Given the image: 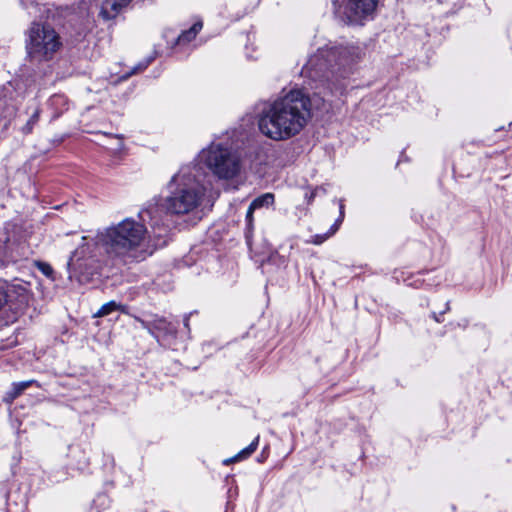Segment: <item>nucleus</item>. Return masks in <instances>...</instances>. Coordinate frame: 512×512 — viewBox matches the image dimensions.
Here are the masks:
<instances>
[{
    "instance_id": "f8f14e48",
    "label": "nucleus",
    "mask_w": 512,
    "mask_h": 512,
    "mask_svg": "<svg viewBox=\"0 0 512 512\" xmlns=\"http://www.w3.org/2000/svg\"><path fill=\"white\" fill-rule=\"evenodd\" d=\"M202 28V23H194L188 30L183 31L177 38V45H184L195 39L196 35Z\"/></svg>"
},
{
    "instance_id": "a878e982",
    "label": "nucleus",
    "mask_w": 512,
    "mask_h": 512,
    "mask_svg": "<svg viewBox=\"0 0 512 512\" xmlns=\"http://www.w3.org/2000/svg\"><path fill=\"white\" fill-rule=\"evenodd\" d=\"M343 218H344V205L341 203L340 204V215H339V218L335 222H337L340 225L341 222L343 221Z\"/></svg>"
},
{
    "instance_id": "393cba45",
    "label": "nucleus",
    "mask_w": 512,
    "mask_h": 512,
    "mask_svg": "<svg viewBox=\"0 0 512 512\" xmlns=\"http://www.w3.org/2000/svg\"><path fill=\"white\" fill-rule=\"evenodd\" d=\"M20 3L24 8L28 9L36 3V0H20Z\"/></svg>"
},
{
    "instance_id": "a211bd4d",
    "label": "nucleus",
    "mask_w": 512,
    "mask_h": 512,
    "mask_svg": "<svg viewBox=\"0 0 512 512\" xmlns=\"http://www.w3.org/2000/svg\"><path fill=\"white\" fill-rule=\"evenodd\" d=\"M135 320L140 323L141 327L146 329L150 334L152 332V316L149 319H142L135 317Z\"/></svg>"
},
{
    "instance_id": "1a4fd4ad",
    "label": "nucleus",
    "mask_w": 512,
    "mask_h": 512,
    "mask_svg": "<svg viewBox=\"0 0 512 512\" xmlns=\"http://www.w3.org/2000/svg\"><path fill=\"white\" fill-rule=\"evenodd\" d=\"M152 323L151 335L155 338H158L159 335H175L177 332L176 326L167 321L164 317L153 315Z\"/></svg>"
},
{
    "instance_id": "4468645a",
    "label": "nucleus",
    "mask_w": 512,
    "mask_h": 512,
    "mask_svg": "<svg viewBox=\"0 0 512 512\" xmlns=\"http://www.w3.org/2000/svg\"><path fill=\"white\" fill-rule=\"evenodd\" d=\"M339 229V224L335 222L329 232L325 234H316L311 237V239L307 240V243H311L314 245H320L325 242L330 236H332Z\"/></svg>"
},
{
    "instance_id": "ddd939ff",
    "label": "nucleus",
    "mask_w": 512,
    "mask_h": 512,
    "mask_svg": "<svg viewBox=\"0 0 512 512\" xmlns=\"http://www.w3.org/2000/svg\"><path fill=\"white\" fill-rule=\"evenodd\" d=\"M274 203V194L264 193L251 202L252 209L268 208Z\"/></svg>"
},
{
    "instance_id": "0eeeda50",
    "label": "nucleus",
    "mask_w": 512,
    "mask_h": 512,
    "mask_svg": "<svg viewBox=\"0 0 512 512\" xmlns=\"http://www.w3.org/2000/svg\"><path fill=\"white\" fill-rule=\"evenodd\" d=\"M377 3L378 0H347L343 8L347 23L362 25L372 19Z\"/></svg>"
},
{
    "instance_id": "c85d7f7f",
    "label": "nucleus",
    "mask_w": 512,
    "mask_h": 512,
    "mask_svg": "<svg viewBox=\"0 0 512 512\" xmlns=\"http://www.w3.org/2000/svg\"><path fill=\"white\" fill-rule=\"evenodd\" d=\"M315 107H316V108H320V103H316V104H315Z\"/></svg>"
},
{
    "instance_id": "412c9836",
    "label": "nucleus",
    "mask_w": 512,
    "mask_h": 512,
    "mask_svg": "<svg viewBox=\"0 0 512 512\" xmlns=\"http://www.w3.org/2000/svg\"><path fill=\"white\" fill-rule=\"evenodd\" d=\"M40 271L46 275L47 277H51L53 274V268L47 263H39L38 265Z\"/></svg>"
},
{
    "instance_id": "bb28decb",
    "label": "nucleus",
    "mask_w": 512,
    "mask_h": 512,
    "mask_svg": "<svg viewBox=\"0 0 512 512\" xmlns=\"http://www.w3.org/2000/svg\"><path fill=\"white\" fill-rule=\"evenodd\" d=\"M184 326H185L187 329H189V316H188V315H186V316L184 317Z\"/></svg>"
},
{
    "instance_id": "6ab92c4d",
    "label": "nucleus",
    "mask_w": 512,
    "mask_h": 512,
    "mask_svg": "<svg viewBox=\"0 0 512 512\" xmlns=\"http://www.w3.org/2000/svg\"><path fill=\"white\" fill-rule=\"evenodd\" d=\"M254 211H255V209H252V206L249 205L247 213H246V223H247V230H248V232H250L252 227H253V213H254Z\"/></svg>"
},
{
    "instance_id": "39448f33",
    "label": "nucleus",
    "mask_w": 512,
    "mask_h": 512,
    "mask_svg": "<svg viewBox=\"0 0 512 512\" xmlns=\"http://www.w3.org/2000/svg\"><path fill=\"white\" fill-rule=\"evenodd\" d=\"M61 47L59 34L47 23L34 22L26 32V50L34 60H50Z\"/></svg>"
},
{
    "instance_id": "20e7f679",
    "label": "nucleus",
    "mask_w": 512,
    "mask_h": 512,
    "mask_svg": "<svg viewBox=\"0 0 512 512\" xmlns=\"http://www.w3.org/2000/svg\"><path fill=\"white\" fill-rule=\"evenodd\" d=\"M361 47L346 44H327L311 55L302 69V74L314 81L327 83L330 92L338 90L337 82L344 78L352 65L361 59Z\"/></svg>"
},
{
    "instance_id": "4be33fe9",
    "label": "nucleus",
    "mask_w": 512,
    "mask_h": 512,
    "mask_svg": "<svg viewBox=\"0 0 512 512\" xmlns=\"http://www.w3.org/2000/svg\"><path fill=\"white\" fill-rule=\"evenodd\" d=\"M449 310V302H447L445 304V309L440 312L439 314H437L436 312H432L431 314V317L438 323L442 322V319L440 318V316H442L444 313H446L447 311Z\"/></svg>"
},
{
    "instance_id": "5701e85b",
    "label": "nucleus",
    "mask_w": 512,
    "mask_h": 512,
    "mask_svg": "<svg viewBox=\"0 0 512 512\" xmlns=\"http://www.w3.org/2000/svg\"><path fill=\"white\" fill-rule=\"evenodd\" d=\"M7 301V293L5 291V289L0 286V309L3 307V305L6 303Z\"/></svg>"
},
{
    "instance_id": "9d476101",
    "label": "nucleus",
    "mask_w": 512,
    "mask_h": 512,
    "mask_svg": "<svg viewBox=\"0 0 512 512\" xmlns=\"http://www.w3.org/2000/svg\"><path fill=\"white\" fill-rule=\"evenodd\" d=\"M259 444V436L255 437V439L244 449H242L239 453H237L232 458L224 460V464H229L237 461L244 460L250 457L257 449Z\"/></svg>"
},
{
    "instance_id": "7ed1b4c3",
    "label": "nucleus",
    "mask_w": 512,
    "mask_h": 512,
    "mask_svg": "<svg viewBox=\"0 0 512 512\" xmlns=\"http://www.w3.org/2000/svg\"><path fill=\"white\" fill-rule=\"evenodd\" d=\"M312 106V100L303 90L292 89L264 105L257 117L258 128L271 140H288L307 125Z\"/></svg>"
},
{
    "instance_id": "9b49d317",
    "label": "nucleus",
    "mask_w": 512,
    "mask_h": 512,
    "mask_svg": "<svg viewBox=\"0 0 512 512\" xmlns=\"http://www.w3.org/2000/svg\"><path fill=\"white\" fill-rule=\"evenodd\" d=\"M36 383L37 382L35 380H27L13 383L11 390L7 392L6 399L12 402L14 399L20 396L27 388Z\"/></svg>"
},
{
    "instance_id": "f257e3e1",
    "label": "nucleus",
    "mask_w": 512,
    "mask_h": 512,
    "mask_svg": "<svg viewBox=\"0 0 512 512\" xmlns=\"http://www.w3.org/2000/svg\"><path fill=\"white\" fill-rule=\"evenodd\" d=\"M168 224L158 204H151L139 213V220L123 219L98 231L95 244L109 257L123 264L140 262L167 243Z\"/></svg>"
},
{
    "instance_id": "b1692460",
    "label": "nucleus",
    "mask_w": 512,
    "mask_h": 512,
    "mask_svg": "<svg viewBox=\"0 0 512 512\" xmlns=\"http://www.w3.org/2000/svg\"><path fill=\"white\" fill-rule=\"evenodd\" d=\"M319 191H323V192H324V189H323V188H316V189H315L314 191H312L309 195H308V194H306V198H307V200H308V203H310V202L314 199V197L317 195V193H318Z\"/></svg>"
},
{
    "instance_id": "f03ea898",
    "label": "nucleus",
    "mask_w": 512,
    "mask_h": 512,
    "mask_svg": "<svg viewBox=\"0 0 512 512\" xmlns=\"http://www.w3.org/2000/svg\"><path fill=\"white\" fill-rule=\"evenodd\" d=\"M211 178L199 164L183 165L168 182L162 207L158 205L164 223L167 224L168 214L200 220L211 188Z\"/></svg>"
},
{
    "instance_id": "cd10ccee",
    "label": "nucleus",
    "mask_w": 512,
    "mask_h": 512,
    "mask_svg": "<svg viewBox=\"0 0 512 512\" xmlns=\"http://www.w3.org/2000/svg\"><path fill=\"white\" fill-rule=\"evenodd\" d=\"M319 101H321V102H323V103H324V101H325L324 97L319 98Z\"/></svg>"
},
{
    "instance_id": "6e6552de",
    "label": "nucleus",
    "mask_w": 512,
    "mask_h": 512,
    "mask_svg": "<svg viewBox=\"0 0 512 512\" xmlns=\"http://www.w3.org/2000/svg\"><path fill=\"white\" fill-rule=\"evenodd\" d=\"M132 0H104L101 6L100 15L105 20L114 19L126 8Z\"/></svg>"
},
{
    "instance_id": "aec40b11",
    "label": "nucleus",
    "mask_w": 512,
    "mask_h": 512,
    "mask_svg": "<svg viewBox=\"0 0 512 512\" xmlns=\"http://www.w3.org/2000/svg\"><path fill=\"white\" fill-rule=\"evenodd\" d=\"M78 253H79L78 251H75L73 253V255L70 257L68 264H67L69 269L76 270L81 267V264L79 263V259H75V257L77 256Z\"/></svg>"
},
{
    "instance_id": "2eb2a0df",
    "label": "nucleus",
    "mask_w": 512,
    "mask_h": 512,
    "mask_svg": "<svg viewBox=\"0 0 512 512\" xmlns=\"http://www.w3.org/2000/svg\"><path fill=\"white\" fill-rule=\"evenodd\" d=\"M122 306L115 301H110L101 306V308L95 313V317H103L111 314L114 311L121 309Z\"/></svg>"
},
{
    "instance_id": "dca6fc26",
    "label": "nucleus",
    "mask_w": 512,
    "mask_h": 512,
    "mask_svg": "<svg viewBox=\"0 0 512 512\" xmlns=\"http://www.w3.org/2000/svg\"><path fill=\"white\" fill-rule=\"evenodd\" d=\"M40 116L39 109H36L35 112L31 115L26 125L23 127L24 133H30L33 129V126L38 122Z\"/></svg>"
},
{
    "instance_id": "423d86ee",
    "label": "nucleus",
    "mask_w": 512,
    "mask_h": 512,
    "mask_svg": "<svg viewBox=\"0 0 512 512\" xmlns=\"http://www.w3.org/2000/svg\"><path fill=\"white\" fill-rule=\"evenodd\" d=\"M197 160V164L204 163L219 179H232L238 175L241 168L237 153L221 143H211L199 153Z\"/></svg>"
},
{
    "instance_id": "c756f323",
    "label": "nucleus",
    "mask_w": 512,
    "mask_h": 512,
    "mask_svg": "<svg viewBox=\"0 0 512 512\" xmlns=\"http://www.w3.org/2000/svg\"><path fill=\"white\" fill-rule=\"evenodd\" d=\"M59 98H60V97H58V96H53V100H55V99H59Z\"/></svg>"
},
{
    "instance_id": "f3484780",
    "label": "nucleus",
    "mask_w": 512,
    "mask_h": 512,
    "mask_svg": "<svg viewBox=\"0 0 512 512\" xmlns=\"http://www.w3.org/2000/svg\"><path fill=\"white\" fill-rule=\"evenodd\" d=\"M152 61V58H149V59H146L144 61H141L140 63H138L133 69L132 71L128 74V75H133V74H137L139 72H142L143 70H145L149 64L151 63Z\"/></svg>"
}]
</instances>
